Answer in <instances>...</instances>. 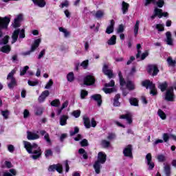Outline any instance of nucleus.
<instances>
[{
  "label": "nucleus",
  "instance_id": "2eb2a0df",
  "mask_svg": "<svg viewBox=\"0 0 176 176\" xmlns=\"http://www.w3.org/2000/svg\"><path fill=\"white\" fill-rule=\"evenodd\" d=\"M146 163L148 166L149 170H152L155 167V164L152 162V155L151 153H148L146 155Z\"/></svg>",
  "mask_w": 176,
  "mask_h": 176
},
{
  "label": "nucleus",
  "instance_id": "a19ab883",
  "mask_svg": "<svg viewBox=\"0 0 176 176\" xmlns=\"http://www.w3.org/2000/svg\"><path fill=\"white\" fill-rule=\"evenodd\" d=\"M167 82H163L161 83L159 86V88L160 89L161 91H166V89H167Z\"/></svg>",
  "mask_w": 176,
  "mask_h": 176
},
{
  "label": "nucleus",
  "instance_id": "5fc2aeb1",
  "mask_svg": "<svg viewBox=\"0 0 176 176\" xmlns=\"http://www.w3.org/2000/svg\"><path fill=\"white\" fill-rule=\"evenodd\" d=\"M156 5L158 6V8H163V5H164V0H158L156 2Z\"/></svg>",
  "mask_w": 176,
  "mask_h": 176
},
{
  "label": "nucleus",
  "instance_id": "58836bf2",
  "mask_svg": "<svg viewBox=\"0 0 176 176\" xmlns=\"http://www.w3.org/2000/svg\"><path fill=\"white\" fill-rule=\"evenodd\" d=\"M101 145L104 148H108L111 145V142H109L108 140H103L101 142Z\"/></svg>",
  "mask_w": 176,
  "mask_h": 176
},
{
  "label": "nucleus",
  "instance_id": "6e6d98bb",
  "mask_svg": "<svg viewBox=\"0 0 176 176\" xmlns=\"http://www.w3.org/2000/svg\"><path fill=\"white\" fill-rule=\"evenodd\" d=\"M80 65L82 68L86 69V68H87V65H89V60H84Z\"/></svg>",
  "mask_w": 176,
  "mask_h": 176
},
{
  "label": "nucleus",
  "instance_id": "680f3d73",
  "mask_svg": "<svg viewBox=\"0 0 176 176\" xmlns=\"http://www.w3.org/2000/svg\"><path fill=\"white\" fill-rule=\"evenodd\" d=\"M156 28L158 30V31H164V26L162 24H157Z\"/></svg>",
  "mask_w": 176,
  "mask_h": 176
},
{
  "label": "nucleus",
  "instance_id": "69168bd1",
  "mask_svg": "<svg viewBox=\"0 0 176 176\" xmlns=\"http://www.w3.org/2000/svg\"><path fill=\"white\" fill-rule=\"evenodd\" d=\"M53 155V153L52 152V150H47L45 151V157H50Z\"/></svg>",
  "mask_w": 176,
  "mask_h": 176
},
{
  "label": "nucleus",
  "instance_id": "bb28decb",
  "mask_svg": "<svg viewBox=\"0 0 176 176\" xmlns=\"http://www.w3.org/2000/svg\"><path fill=\"white\" fill-rule=\"evenodd\" d=\"M91 98L94 100L95 101H97L98 107H100L102 102V100H101V95L100 94H95L91 96Z\"/></svg>",
  "mask_w": 176,
  "mask_h": 176
},
{
  "label": "nucleus",
  "instance_id": "3c124183",
  "mask_svg": "<svg viewBox=\"0 0 176 176\" xmlns=\"http://www.w3.org/2000/svg\"><path fill=\"white\" fill-rule=\"evenodd\" d=\"M72 115L74 118H79L80 116V110H76L73 111Z\"/></svg>",
  "mask_w": 176,
  "mask_h": 176
},
{
  "label": "nucleus",
  "instance_id": "c9c22d12",
  "mask_svg": "<svg viewBox=\"0 0 176 176\" xmlns=\"http://www.w3.org/2000/svg\"><path fill=\"white\" fill-rule=\"evenodd\" d=\"M129 102L131 105H133L134 107H138V100L137 98H131L129 99Z\"/></svg>",
  "mask_w": 176,
  "mask_h": 176
},
{
  "label": "nucleus",
  "instance_id": "e433bc0d",
  "mask_svg": "<svg viewBox=\"0 0 176 176\" xmlns=\"http://www.w3.org/2000/svg\"><path fill=\"white\" fill-rule=\"evenodd\" d=\"M107 138L109 141H113V140H116V135L113 133H109Z\"/></svg>",
  "mask_w": 176,
  "mask_h": 176
},
{
  "label": "nucleus",
  "instance_id": "c756f323",
  "mask_svg": "<svg viewBox=\"0 0 176 176\" xmlns=\"http://www.w3.org/2000/svg\"><path fill=\"white\" fill-rule=\"evenodd\" d=\"M138 30H140V21L137 20L136 23L133 27L135 36H137V35H138Z\"/></svg>",
  "mask_w": 176,
  "mask_h": 176
},
{
  "label": "nucleus",
  "instance_id": "f03ea898",
  "mask_svg": "<svg viewBox=\"0 0 176 176\" xmlns=\"http://www.w3.org/2000/svg\"><path fill=\"white\" fill-rule=\"evenodd\" d=\"M105 162H107V155L104 152H99L98 154V160L94 164L96 174H100L101 164H104Z\"/></svg>",
  "mask_w": 176,
  "mask_h": 176
},
{
  "label": "nucleus",
  "instance_id": "9b49d317",
  "mask_svg": "<svg viewBox=\"0 0 176 176\" xmlns=\"http://www.w3.org/2000/svg\"><path fill=\"white\" fill-rule=\"evenodd\" d=\"M156 16L159 17V19H162V17H167V16H168V13L163 12V10H162V9L155 8L154 9V14L151 16L152 20H153L155 17H156Z\"/></svg>",
  "mask_w": 176,
  "mask_h": 176
},
{
  "label": "nucleus",
  "instance_id": "412c9836",
  "mask_svg": "<svg viewBox=\"0 0 176 176\" xmlns=\"http://www.w3.org/2000/svg\"><path fill=\"white\" fill-rule=\"evenodd\" d=\"M132 116L133 115H131V113H127L126 115L120 116V118L126 119L129 124H131V123H133V120L131 119Z\"/></svg>",
  "mask_w": 176,
  "mask_h": 176
},
{
  "label": "nucleus",
  "instance_id": "603ef678",
  "mask_svg": "<svg viewBox=\"0 0 176 176\" xmlns=\"http://www.w3.org/2000/svg\"><path fill=\"white\" fill-rule=\"evenodd\" d=\"M28 83L29 86H36L39 83V82H38V80H28Z\"/></svg>",
  "mask_w": 176,
  "mask_h": 176
},
{
  "label": "nucleus",
  "instance_id": "bf43d9fd",
  "mask_svg": "<svg viewBox=\"0 0 176 176\" xmlns=\"http://www.w3.org/2000/svg\"><path fill=\"white\" fill-rule=\"evenodd\" d=\"M8 151H9L11 153H13L14 152V146L9 144L8 146Z\"/></svg>",
  "mask_w": 176,
  "mask_h": 176
},
{
  "label": "nucleus",
  "instance_id": "6ab92c4d",
  "mask_svg": "<svg viewBox=\"0 0 176 176\" xmlns=\"http://www.w3.org/2000/svg\"><path fill=\"white\" fill-rule=\"evenodd\" d=\"M27 134H28L27 135V138H28V140H29L30 141H34L35 140H38V138H39V135H38V133L28 131Z\"/></svg>",
  "mask_w": 176,
  "mask_h": 176
},
{
  "label": "nucleus",
  "instance_id": "f257e3e1",
  "mask_svg": "<svg viewBox=\"0 0 176 176\" xmlns=\"http://www.w3.org/2000/svg\"><path fill=\"white\" fill-rule=\"evenodd\" d=\"M24 148L26 149L28 153H32V157L34 160L41 157L42 155V150H41V147L38 146V144L33 143L30 144V142L23 141Z\"/></svg>",
  "mask_w": 176,
  "mask_h": 176
},
{
  "label": "nucleus",
  "instance_id": "b1692460",
  "mask_svg": "<svg viewBox=\"0 0 176 176\" xmlns=\"http://www.w3.org/2000/svg\"><path fill=\"white\" fill-rule=\"evenodd\" d=\"M32 2L38 8H45L46 6V1L45 0H32Z\"/></svg>",
  "mask_w": 176,
  "mask_h": 176
},
{
  "label": "nucleus",
  "instance_id": "4d7b16f0",
  "mask_svg": "<svg viewBox=\"0 0 176 176\" xmlns=\"http://www.w3.org/2000/svg\"><path fill=\"white\" fill-rule=\"evenodd\" d=\"M137 49H138V54L136 55L137 58H140V56H141V44L137 45Z\"/></svg>",
  "mask_w": 176,
  "mask_h": 176
},
{
  "label": "nucleus",
  "instance_id": "a18cd8bd",
  "mask_svg": "<svg viewBox=\"0 0 176 176\" xmlns=\"http://www.w3.org/2000/svg\"><path fill=\"white\" fill-rule=\"evenodd\" d=\"M30 69V67L28 66H25L23 69H21V73L20 75L23 76V75H25L27 73V71Z\"/></svg>",
  "mask_w": 176,
  "mask_h": 176
},
{
  "label": "nucleus",
  "instance_id": "09e8293b",
  "mask_svg": "<svg viewBox=\"0 0 176 176\" xmlns=\"http://www.w3.org/2000/svg\"><path fill=\"white\" fill-rule=\"evenodd\" d=\"M1 115L4 118V119H8V118L9 116V111H8V110L2 111Z\"/></svg>",
  "mask_w": 176,
  "mask_h": 176
},
{
  "label": "nucleus",
  "instance_id": "4c0bfd02",
  "mask_svg": "<svg viewBox=\"0 0 176 176\" xmlns=\"http://www.w3.org/2000/svg\"><path fill=\"white\" fill-rule=\"evenodd\" d=\"M167 63H168L169 67H175V64H176L175 60H173V58H171L170 57L168 58Z\"/></svg>",
  "mask_w": 176,
  "mask_h": 176
},
{
  "label": "nucleus",
  "instance_id": "a211bd4d",
  "mask_svg": "<svg viewBox=\"0 0 176 176\" xmlns=\"http://www.w3.org/2000/svg\"><path fill=\"white\" fill-rule=\"evenodd\" d=\"M94 78L91 76H87L84 78V85H86V86H91V85H94Z\"/></svg>",
  "mask_w": 176,
  "mask_h": 176
},
{
  "label": "nucleus",
  "instance_id": "cd10ccee",
  "mask_svg": "<svg viewBox=\"0 0 176 176\" xmlns=\"http://www.w3.org/2000/svg\"><path fill=\"white\" fill-rule=\"evenodd\" d=\"M166 35L167 45H173V38H171V33L170 32H167Z\"/></svg>",
  "mask_w": 176,
  "mask_h": 176
},
{
  "label": "nucleus",
  "instance_id": "7ed1b4c3",
  "mask_svg": "<svg viewBox=\"0 0 176 176\" xmlns=\"http://www.w3.org/2000/svg\"><path fill=\"white\" fill-rule=\"evenodd\" d=\"M118 76L120 78L121 89H128L129 90H134V89H135V86L133 82L130 80H124V78H123V76H122V72H120Z\"/></svg>",
  "mask_w": 176,
  "mask_h": 176
},
{
  "label": "nucleus",
  "instance_id": "473e14b6",
  "mask_svg": "<svg viewBox=\"0 0 176 176\" xmlns=\"http://www.w3.org/2000/svg\"><path fill=\"white\" fill-rule=\"evenodd\" d=\"M60 32H63V34H64V36L65 38H68V36H69V32H68V30H67V29L63 28V27H60L58 28Z\"/></svg>",
  "mask_w": 176,
  "mask_h": 176
},
{
  "label": "nucleus",
  "instance_id": "e2e57ef3",
  "mask_svg": "<svg viewBox=\"0 0 176 176\" xmlns=\"http://www.w3.org/2000/svg\"><path fill=\"white\" fill-rule=\"evenodd\" d=\"M169 139H170V136L168 135V134L167 133L163 134V140L164 142H167V141H168Z\"/></svg>",
  "mask_w": 176,
  "mask_h": 176
},
{
  "label": "nucleus",
  "instance_id": "72a5a7b5",
  "mask_svg": "<svg viewBox=\"0 0 176 176\" xmlns=\"http://www.w3.org/2000/svg\"><path fill=\"white\" fill-rule=\"evenodd\" d=\"M16 174V170L14 168L10 169L9 172H5L3 176H15Z\"/></svg>",
  "mask_w": 176,
  "mask_h": 176
},
{
  "label": "nucleus",
  "instance_id": "de8ad7c7",
  "mask_svg": "<svg viewBox=\"0 0 176 176\" xmlns=\"http://www.w3.org/2000/svg\"><path fill=\"white\" fill-rule=\"evenodd\" d=\"M9 42V36H6L1 41V45H6Z\"/></svg>",
  "mask_w": 176,
  "mask_h": 176
},
{
  "label": "nucleus",
  "instance_id": "052dcab7",
  "mask_svg": "<svg viewBox=\"0 0 176 176\" xmlns=\"http://www.w3.org/2000/svg\"><path fill=\"white\" fill-rule=\"evenodd\" d=\"M5 167H6L7 168H12V167H13V165H12V162L9 161H6Z\"/></svg>",
  "mask_w": 176,
  "mask_h": 176
},
{
  "label": "nucleus",
  "instance_id": "393cba45",
  "mask_svg": "<svg viewBox=\"0 0 176 176\" xmlns=\"http://www.w3.org/2000/svg\"><path fill=\"white\" fill-rule=\"evenodd\" d=\"M39 133L41 135H44V139L45 140L46 142H47V144H50L51 140L49 133H47L45 130H41Z\"/></svg>",
  "mask_w": 176,
  "mask_h": 176
},
{
  "label": "nucleus",
  "instance_id": "0eeeda50",
  "mask_svg": "<svg viewBox=\"0 0 176 176\" xmlns=\"http://www.w3.org/2000/svg\"><path fill=\"white\" fill-rule=\"evenodd\" d=\"M83 122L86 129H90L91 127H96V126H97V121H96L94 118L91 120L90 124V118H89L87 116H84Z\"/></svg>",
  "mask_w": 176,
  "mask_h": 176
},
{
  "label": "nucleus",
  "instance_id": "13d9d810",
  "mask_svg": "<svg viewBox=\"0 0 176 176\" xmlns=\"http://www.w3.org/2000/svg\"><path fill=\"white\" fill-rule=\"evenodd\" d=\"M78 133H79V128H78V126H76L74 127V131H70V135H75V134H78Z\"/></svg>",
  "mask_w": 176,
  "mask_h": 176
},
{
  "label": "nucleus",
  "instance_id": "f704fd0d",
  "mask_svg": "<svg viewBox=\"0 0 176 176\" xmlns=\"http://www.w3.org/2000/svg\"><path fill=\"white\" fill-rule=\"evenodd\" d=\"M164 173L166 176H170V174H171V168L170 167V165H165Z\"/></svg>",
  "mask_w": 176,
  "mask_h": 176
},
{
  "label": "nucleus",
  "instance_id": "2f4dec72",
  "mask_svg": "<svg viewBox=\"0 0 176 176\" xmlns=\"http://www.w3.org/2000/svg\"><path fill=\"white\" fill-rule=\"evenodd\" d=\"M108 45L112 46L113 45H116V36L113 35L110 39L107 41Z\"/></svg>",
  "mask_w": 176,
  "mask_h": 176
},
{
  "label": "nucleus",
  "instance_id": "79ce46f5",
  "mask_svg": "<svg viewBox=\"0 0 176 176\" xmlns=\"http://www.w3.org/2000/svg\"><path fill=\"white\" fill-rule=\"evenodd\" d=\"M75 77L74 76V72H69L67 76L68 82H72Z\"/></svg>",
  "mask_w": 176,
  "mask_h": 176
},
{
  "label": "nucleus",
  "instance_id": "ea45409f",
  "mask_svg": "<svg viewBox=\"0 0 176 176\" xmlns=\"http://www.w3.org/2000/svg\"><path fill=\"white\" fill-rule=\"evenodd\" d=\"M50 104H51L52 107H60V100L56 99V100L52 101Z\"/></svg>",
  "mask_w": 176,
  "mask_h": 176
},
{
  "label": "nucleus",
  "instance_id": "4be33fe9",
  "mask_svg": "<svg viewBox=\"0 0 176 176\" xmlns=\"http://www.w3.org/2000/svg\"><path fill=\"white\" fill-rule=\"evenodd\" d=\"M49 94L50 93L47 90L43 91L41 96L38 97V102H43V101L46 100V97H49Z\"/></svg>",
  "mask_w": 176,
  "mask_h": 176
},
{
  "label": "nucleus",
  "instance_id": "423d86ee",
  "mask_svg": "<svg viewBox=\"0 0 176 176\" xmlns=\"http://www.w3.org/2000/svg\"><path fill=\"white\" fill-rule=\"evenodd\" d=\"M10 23V18L8 16H5L4 18L0 16V36H2V30H6Z\"/></svg>",
  "mask_w": 176,
  "mask_h": 176
},
{
  "label": "nucleus",
  "instance_id": "dca6fc26",
  "mask_svg": "<svg viewBox=\"0 0 176 176\" xmlns=\"http://www.w3.org/2000/svg\"><path fill=\"white\" fill-rule=\"evenodd\" d=\"M124 156L126 157H133V148L131 145L126 146L123 151Z\"/></svg>",
  "mask_w": 176,
  "mask_h": 176
},
{
  "label": "nucleus",
  "instance_id": "f8f14e48",
  "mask_svg": "<svg viewBox=\"0 0 176 176\" xmlns=\"http://www.w3.org/2000/svg\"><path fill=\"white\" fill-rule=\"evenodd\" d=\"M175 98V96H174V89L172 87H170L166 90L165 99L167 101H174Z\"/></svg>",
  "mask_w": 176,
  "mask_h": 176
},
{
  "label": "nucleus",
  "instance_id": "5701e85b",
  "mask_svg": "<svg viewBox=\"0 0 176 176\" xmlns=\"http://www.w3.org/2000/svg\"><path fill=\"white\" fill-rule=\"evenodd\" d=\"M115 26V21L112 19L110 21V25H109L106 29V34H112L113 32V27Z\"/></svg>",
  "mask_w": 176,
  "mask_h": 176
},
{
  "label": "nucleus",
  "instance_id": "c03bdc74",
  "mask_svg": "<svg viewBox=\"0 0 176 176\" xmlns=\"http://www.w3.org/2000/svg\"><path fill=\"white\" fill-rule=\"evenodd\" d=\"M102 16H104V11H102V10L97 11L95 14V16L96 17V19H101V17H102Z\"/></svg>",
  "mask_w": 176,
  "mask_h": 176
},
{
  "label": "nucleus",
  "instance_id": "c85d7f7f",
  "mask_svg": "<svg viewBox=\"0 0 176 176\" xmlns=\"http://www.w3.org/2000/svg\"><path fill=\"white\" fill-rule=\"evenodd\" d=\"M157 115L162 120H166L167 116L166 115V113L163 111L162 109H158L157 111Z\"/></svg>",
  "mask_w": 176,
  "mask_h": 176
},
{
  "label": "nucleus",
  "instance_id": "1a4fd4ad",
  "mask_svg": "<svg viewBox=\"0 0 176 176\" xmlns=\"http://www.w3.org/2000/svg\"><path fill=\"white\" fill-rule=\"evenodd\" d=\"M113 86H115V81L111 80L109 83H106L104 85V87L102 89V90L105 93V94H111V93L116 91V89L108 87H113Z\"/></svg>",
  "mask_w": 176,
  "mask_h": 176
},
{
  "label": "nucleus",
  "instance_id": "8fccbe9b",
  "mask_svg": "<svg viewBox=\"0 0 176 176\" xmlns=\"http://www.w3.org/2000/svg\"><path fill=\"white\" fill-rule=\"evenodd\" d=\"M87 94H89L87 91H86V90H81L80 97H81L82 100H83L85 98V97H86V96H87Z\"/></svg>",
  "mask_w": 176,
  "mask_h": 176
},
{
  "label": "nucleus",
  "instance_id": "6e6552de",
  "mask_svg": "<svg viewBox=\"0 0 176 176\" xmlns=\"http://www.w3.org/2000/svg\"><path fill=\"white\" fill-rule=\"evenodd\" d=\"M25 31L24 29H22L20 30V29H18L15 30L12 34V43H14L16 41H17V38H19H19H25Z\"/></svg>",
  "mask_w": 176,
  "mask_h": 176
},
{
  "label": "nucleus",
  "instance_id": "774afa93",
  "mask_svg": "<svg viewBox=\"0 0 176 176\" xmlns=\"http://www.w3.org/2000/svg\"><path fill=\"white\" fill-rule=\"evenodd\" d=\"M81 146H87V140L84 139L82 141L80 142Z\"/></svg>",
  "mask_w": 176,
  "mask_h": 176
},
{
  "label": "nucleus",
  "instance_id": "f3484780",
  "mask_svg": "<svg viewBox=\"0 0 176 176\" xmlns=\"http://www.w3.org/2000/svg\"><path fill=\"white\" fill-rule=\"evenodd\" d=\"M102 71L104 74L111 79V78H113V73L112 72V70L109 69V67L108 65L104 64L102 68Z\"/></svg>",
  "mask_w": 176,
  "mask_h": 176
},
{
  "label": "nucleus",
  "instance_id": "37998d69",
  "mask_svg": "<svg viewBox=\"0 0 176 176\" xmlns=\"http://www.w3.org/2000/svg\"><path fill=\"white\" fill-rule=\"evenodd\" d=\"M1 52H3V53H9V52H10V46L5 45L2 47Z\"/></svg>",
  "mask_w": 176,
  "mask_h": 176
},
{
  "label": "nucleus",
  "instance_id": "ddd939ff",
  "mask_svg": "<svg viewBox=\"0 0 176 176\" xmlns=\"http://www.w3.org/2000/svg\"><path fill=\"white\" fill-rule=\"evenodd\" d=\"M148 72L153 76H156L159 73V69L156 65H149L148 66Z\"/></svg>",
  "mask_w": 176,
  "mask_h": 176
},
{
  "label": "nucleus",
  "instance_id": "864d4df0",
  "mask_svg": "<svg viewBox=\"0 0 176 176\" xmlns=\"http://www.w3.org/2000/svg\"><path fill=\"white\" fill-rule=\"evenodd\" d=\"M53 86V80L50 79L49 82L46 84L45 89H50Z\"/></svg>",
  "mask_w": 176,
  "mask_h": 176
},
{
  "label": "nucleus",
  "instance_id": "a878e982",
  "mask_svg": "<svg viewBox=\"0 0 176 176\" xmlns=\"http://www.w3.org/2000/svg\"><path fill=\"white\" fill-rule=\"evenodd\" d=\"M129 8H130V5L127 3H126V1H122V13L124 14H126V13H127V12H129Z\"/></svg>",
  "mask_w": 176,
  "mask_h": 176
},
{
  "label": "nucleus",
  "instance_id": "49530a36",
  "mask_svg": "<svg viewBox=\"0 0 176 176\" xmlns=\"http://www.w3.org/2000/svg\"><path fill=\"white\" fill-rule=\"evenodd\" d=\"M123 31H124V25H123V24H121L118 26L117 29V32L118 34H122Z\"/></svg>",
  "mask_w": 176,
  "mask_h": 176
},
{
  "label": "nucleus",
  "instance_id": "9d476101",
  "mask_svg": "<svg viewBox=\"0 0 176 176\" xmlns=\"http://www.w3.org/2000/svg\"><path fill=\"white\" fill-rule=\"evenodd\" d=\"M42 42V40L41 38L36 39L34 42V43L32 45L31 50L30 51H28L26 52H23V56H30L32 52H35L36 50L37 47H39V45Z\"/></svg>",
  "mask_w": 176,
  "mask_h": 176
},
{
  "label": "nucleus",
  "instance_id": "39448f33",
  "mask_svg": "<svg viewBox=\"0 0 176 176\" xmlns=\"http://www.w3.org/2000/svg\"><path fill=\"white\" fill-rule=\"evenodd\" d=\"M142 85L144 87H146V89H151V94L153 96H156L157 91H156V87H155V84H153L152 82L146 80L143 82H142Z\"/></svg>",
  "mask_w": 176,
  "mask_h": 176
},
{
  "label": "nucleus",
  "instance_id": "4468645a",
  "mask_svg": "<svg viewBox=\"0 0 176 176\" xmlns=\"http://www.w3.org/2000/svg\"><path fill=\"white\" fill-rule=\"evenodd\" d=\"M57 171L58 173H59V174H62L63 173V165L58 164L56 165H51L49 168H48V171Z\"/></svg>",
  "mask_w": 176,
  "mask_h": 176
},
{
  "label": "nucleus",
  "instance_id": "338daca9",
  "mask_svg": "<svg viewBox=\"0 0 176 176\" xmlns=\"http://www.w3.org/2000/svg\"><path fill=\"white\" fill-rule=\"evenodd\" d=\"M157 159H158L159 162H164L166 157L163 155H160L157 156Z\"/></svg>",
  "mask_w": 176,
  "mask_h": 176
},
{
  "label": "nucleus",
  "instance_id": "7c9ffc66",
  "mask_svg": "<svg viewBox=\"0 0 176 176\" xmlns=\"http://www.w3.org/2000/svg\"><path fill=\"white\" fill-rule=\"evenodd\" d=\"M67 120H68V116H62L60 119V126H65V124H67Z\"/></svg>",
  "mask_w": 176,
  "mask_h": 176
},
{
  "label": "nucleus",
  "instance_id": "aec40b11",
  "mask_svg": "<svg viewBox=\"0 0 176 176\" xmlns=\"http://www.w3.org/2000/svg\"><path fill=\"white\" fill-rule=\"evenodd\" d=\"M21 20H23V14H19L14 19V23L12 24L14 28L20 27V23H21Z\"/></svg>",
  "mask_w": 176,
  "mask_h": 176
},
{
  "label": "nucleus",
  "instance_id": "20e7f679",
  "mask_svg": "<svg viewBox=\"0 0 176 176\" xmlns=\"http://www.w3.org/2000/svg\"><path fill=\"white\" fill-rule=\"evenodd\" d=\"M14 74H16V70L13 69L7 76L8 86L9 89H13V87L17 86V82L16 81V78L14 77Z\"/></svg>",
  "mask_w": 176,
  "mask_h": 176
},
{
  "label": "nucleus",
  "instance_id": "0e129e2a",
  "mask_svg": "<svg viewBox=\"0 0 176 176\" xmlns=\"http://www.w3.org/2000/svg\"><path fill=\"white\" fill-rule=\"evenodd\" d=\"M28 116H30V111L28 109H25L23 111V118L25 119H27V118H28Z\"/></svg>",
  "mask_w": 176,
  "mask_h": 176
}]
</instances>
